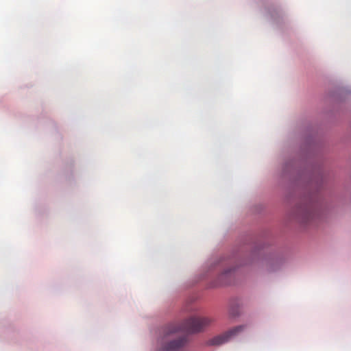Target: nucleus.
<instances>
[{
    "label": "nucleus",
    "instance_id": "obj_1",
    "mask_svg": "<svg viewBox=\"0 0 351 351\" xmlns=\"http://www.w3.org/2000/svg\"><path fill=\"white\" fill-rule=\"evenodd\" d=\"M211 322V319L206 317H192L185 320L182 324L178 326H173L170 330V333L176 332L181 330L187 333H193L199 332L204 329V327L208 326Z\"/></svg>",
    "mask_w": 351,
    "mask_h": 351
},
{
    "label": "nucleus",
    "instance_id": "obj_2",
    "mask_svg": "<svg viewBox=\"0 0 351 351\" xmlns=\"http://www.w3.org/2000/svg\"><path fill=\"white\" fill-rule=\"evenodd\" d=\"M309 200L310 199H302L294 210L296 219L301 223H307L315 215V209Z\"/></svg>",
    "mask_w": 351,
    "mask_h": 351
},
{
    "label": "nucleus",
    "instance_id": "obj_3",
    "mask_svg": "<svg viewBox=\"0 0 351 351\" xmlns=\"http://www.w3.org/2000/svg\"><path fill=\"white\" fill-rule=\"evenodd\" d=\"M243 327L242 326L235 327L221 335L213 338L210 341V344L215 346H219L223 343H225L226 342L229 341V339L232 336L235 335L239 332L243 330Z\"/></svg>",
    "mask_w": 351,
    "mask_h": 351
},
{
    "label": "nucleus",
    "instance_id": "obj_4",
    "mask_svg": "<svg viewBox=\"0 0 351 351\" xmlns=\"http://www.w3.org/2000/svg\"><path fill=\"white\" fill-rule=\"evenodd\" d=\"M185 342H186L185 337H180L177 339L171 341L167 345L165 346L164 350L165 351H175L177 349L183 346Z\"/></svg>",
    "mask_w": 351,
    "mask_h": 351
},
{
    "label": "nucleus",
    "instance_id": "obj_5",
    "mask_svg": "<svg viewBox=\"0 0 351 351\" xmlns=\"http://www.w3.org/2000/svg\"><path fill=\"white\" fill-rule=\"evenodd\" d=\"M232 271V268H228L227 269H225L220 275V278H221V281L223 280V278L228 276L231 274Z\"/></svg>",
    "mask_w": 351,
    "mask_h": 351
}]
</instances>
